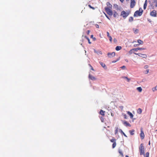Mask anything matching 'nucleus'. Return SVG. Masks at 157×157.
Here are the masks:
<instances>
[{"mask_svg":"<svg viewBox=\"0 0 157 157\" xmlns=\"http://www.w3.org/2000/svg\"><path fill=\"white\" fill-rule=\"evenodd\" d=\"M88 6L90 8H91V9H92L93 10H94L95 9V8L94 7H92V6H91L90 5H88Z\"/></svg>","mask_w":157,"mask_h":157,"instance_id":"obj_36","label":"nucleus"},{"mask_svg":"<svg viewBox=\"0 0 157 157\" xmlns=\"http://www.w3.org/2000/svg\"><path fill=\"white\" fill-rule=\"evenodd\" d=\"M115 55V53L114 52H112V53L108 52L107 55L110 58H111L114 57Z\"/></svg>","mask_w":157,"mask_h":157,"instance_id":"obj_6","label":"nucleus"},{"mask_svg":"<svg viewBox=\"0 0 157 157\" xmlns=\"http://www.w3.org/2000/svg\"><path fill=\"white\" fill-rule=\"evenodd\" d=\"M142 112V110L141 109L139 108L137 110V113L139 114H141Z\"/></svg>","mask_w":157,"mask_h":157,"instance_id":"obj_23","label":"nucleus"},{"mask_svg":"<svg viewBox=\"0 0 157 157\" xmlns=\"http://www.w3.org/2000/svg\"><path fill=\"white\" fill-rule=\"evenodd\" d=\"M88 78L89 79H91L93 81H94L96 80V78L94 76H93L92 75L89 74V75Z\"/></svg>","mask_w":157,"mask_h":157,"instance_id":"obj_8","label":"nucleus"},{"mask_svg":"<svg viewBox=\"0 0 157 157\" xmlns=\"http://www.w3.org/2000/svg\"><path fill=\"white\" fill-rule=\"evenodd\" d=\"M149 152H147L146 154V157H149Z\"/></svg>","mask_w":157,"mask_h":157,"instance_id":"obj_37","label":"nucleus"},{"mask_svg":"<svg viewBox=\"0 0 157 157\" xmlns=\"http://www.w3.org/2000/svg\"><path fill=\"white\" fill-rule=\"evenodd\" d=\"M134 54H135V55H138V53H135V52H133Z\"/></svg>","mask_w":157,"mask_h":157,"instance_id":"obj_58","label":"nucleus"},{"mask_svg":"<svg viewBox=\"0 0 157 157\" xmlns=\"http://www.w3.org/2000/svg\"><path fill=\"white\" fill-rule=\"evenodd\" d=\"M116 129L115 130V134H116L118 132V128L116 127Z\"/></svg>","mask_w":157,"mask_h":157,"instance_id":"obj_34","label":"nucleus"},{"mask_svg":"<svg viewBox=\"0 0 157 157\" xmlns=\"http://www.w3.org/2000/svg\"><path fill=\"white\" fill-rule=\"evenodd\" d=\"M104 13L105 14V16H106V17L108 19H109V20H110V19L109 18V16L105 13Z\"/></svg>","mask_w":157,"mask_h":157,"instance_id":"obj_39","label":"nucleus"},{"mask_svg":"<svg viewBox=\"0 0 157 157\" xmlns=\"http://www.w3.org/2000/svg\"><path fill=\"white\" fill-rule=\"evenodd\" d=\"M147 0H146L144 4H147Z\"/></svg>","mask_w":157,"mask_h":157,"instance_id":"obj_55","label":"nucleus"},{"mask_svg":"<svg viewBox=\"0 0 157 157\" xmlns=\"http://www.w3.org/2000/svg\"><path fill=\"white\" fill-rule=\"evenodd\" d=\"M101 122H103V121H104V119L103 118H101Z\"/></svg>","mask_w":157,"mask_h":157,"instance_id":"obj_56","label":"nucleus"},{"mask_svg":"<svg viewBox=\"0 0 157 157\" xmlns=\"http://www.w3.org/2000/svg\"><path fill=\"white\" fill-rule=\"evenodd\" d=\"M139 49V48H133L132 49H131L129 51V53L130 54H132L133 53V51L137 52V51H138V49Z\"/></svg>","mask_w":157,"mask_h":157,"instance_id":"obj_9","label":"nucleus"},{"mask_svg":"<svg viewBox=\"0 0 157 157\" xmlns=\"http://www.w3.org/2000/svg\"><path fill=\"white\" fill-rule=\"evenodd\" d=\"M132 30L135 34H137L139 32V30L137 29L134 28L132 29Z\"/></svg>","mask_w":157,"mask_h":157,"instance_id":"obj_16","label":"nucleus"},{"mask_svg":"<svg viewBox=\"0 0 157 157\" xmlns=\"http://www.w3.org/2000/svg\"><path fill=\"white\" fill-rule=\"evenodd\" d=\"M147 4H144V7H143V8H144V10H145L146 8V7H147Z\"/></svg>","mask_w":157,"mask_h":157,"instance_id":"obj_33","label":"nucleus"},{"mask_svg":"<svg viewBox=\"0 0 157 157\" xmlns=\"http://www.w3.org/2000/svg\"><path fill=\"white\" fill-rule=\"evenodd\" d=\"M91 69L93 71H94V69H93L92 66H91Z\"/></svg>","mask_w":157,"mask_h":157,"instance_id":"obj_57","label":"nucleus"},{"mask_svg":"<svg viewBox=\"0 0 157 157\" xmlns=\"http://www.w3.org/2000/svg\"><path fill=\"white\" fill-rule=\"evenodd\" d=\"M106 5L107 6V7H108L110 9H112V5L109 2H107L106 3Z\"/></svg>","mask_w":157,"mask_h":157,"instance_id":"obj_13","label":"nucleus"},{"mask_svg":"<svg viewBox=\"0 0 157 157\" xmlns=\"http://www.w3.org/2000/svg\"><path fill=\"white\" fill-rule=\"evenodd\" d=\"M139 150L140 152V155H145V153L144 151V147L143 146V144H141L139 147Z\"/></svg>","mask_w":157,"mask_h":157,"instance_id":"obj_1","label":"nucleus"},{"mask_svg":"<svg viewBox=\"0 0 157 157\" xmlns=\"http://www.w3.org/2000/svg\"><path fill=\"white\" fill-rule=\"evenodd\" d=\"M152 89L153 91H154L156 90H157L156 89V86L154 88H153Z\"/></svg>","mask_w":157,"mask_h":157,"instance_id":"obj_45","label":"nucleus"},{"mask_svg":"<svg viewBox=\"0 0 157 157\" xmlns=\"http://www.w3.org/2000/svg\"><path fill=\"white\" fill-rule=\"evenodd\" d=\"M90 32V30H87V32H86L87 34L89 35Z\"/></svg>","mask_w":157,"mask_h":157,"instance_id":"obj_51","label":"nucleus"},{"mask_svg":"<svg viewBox=\"0 0 157 157\" xmlns=\"http://www.w3.org/2000/svg\"><path fill=\"white\" fill-rule=\"evenodd\" d=\"M123 106H121L120 107V108H121V109H122V108H123Z\"/></svg>","mask_w":157,"mask_h":157,"instance_id":"obj_61","label":"nucleus"},{"mask_svg":"<svg viewBox=\"0 0 157 157\" xmlns=\"http://www.w3.org/2000/svg\"><path fill=\"white\" fill-rule=\"evenodd\" d=\"M116 146V142H115L113 143L112 144V148H114Z\"/></svg>","mask_w":157,"mask_h":157,"instance_id":"obj_29","label":"nucleus"},{"mask_svg":"<svg viewBox=\"0 0 157 157\" xmlns=\"http://www.w3.org/2000/svg\"><path fill=\"white\" fill-rule=\"evenodd\" d=\"M137 46H138V44H136V45H135H135H134V47H135Z\"/></svg>","mask_w":157,"mask_h":157,"instance_id":"obj_60","label":"nucleus"},{"mask_svg":"<svg viewBox=\"0 0 157 157\" xmlns=\"http://www.w3.org/2000/svg\"><path fill=\"white\" fill-rule=\"evenodd\" d=\"M150 15L153 17H156L157 16L156 11L155 10H152L150 12Z\"/></svg>","mask_w":157,"mask_h":157,"instance_id":"obj_5","label":"nucleus"},{"mask_svg":"<svg viewBox=\"0 0 157 157\" xmlns=\"http://www.w3.org/2000/svg\"><path fill=\"white\" fill-rule=\"evenodd\" d=\"M137 42L139 44H138V45H139L140 44H143L144 43L143 41L140 40H137Z\"/></svg>","mask_w":157,"mask_h":157,"instance_id":"obj_17","label":"nucleus"},{"mask_svg":"<svg viewBox=\"0 0 157 157\" xmlns=\"http://www.w3.org/2000/svg\"><path fill=\"white\" fill-rule=\"evenodd\" d=\"M153 3H155V6L157 7V0H153Z\"/></svg>","mask_w":157,"mask_h":157,"instance_id":"obj_30","label":"nucleus"},{"mask_svg":"<svg viewBox=\"0 0 157 157\" xmlns=\"http://www.w3.org/2000/svg\"><path fill=\"white\" fill-rule=\"evenodd\" d=\"M120 58L119 57L116 60H113V61H112V62L113 63H115L117 62V61H118L120 59Z\"/></svg>","mask_w":157,"mask_h":157,"instance_id":"obj_32","label":"nucleus"},{"mask_svg":"<svg viewBox=\"0 0 157 157\" xmlns=\"http://www.w3.org/2000/svg\"><path fill=\"white\" fill-rule=\"evenodd\" d=\"M121 78L127 79L128 78L126 76H122V77Z\"/></svg>","mask_w":157,"mask_h":157,"instance_id":"obj_48","label":"nucleus"},{"mask_svg":"<svg viewBox=\"0 0 157 157\" xmlns=\"http://www.w3.org/2000/svg\"><path fill=\"white\" fill-rule=\"evenodd\" d=\"M120 1L121 2H123L124 1V0H120Z\"/></svg>","mask_w":157,"mask_h":157,"instance_id":"obj_59","label":"nucleus"},{"mask_svg":"<svg viewBox=\"0 0 157 157\" xmlns=\"http://www.w3.org/2000/svg\"><path fill=\"white\" fill-rule=\"evenodd\" d=\"M148 144H149V145H150V141H149V142Z\"/></svg>","mask_w":157,"mask_h":157,"instance_id":"obj_62","label":"nucleus"},{"mask_svg":"<svg viewBox=\"0 0 157 157\" xmlns=\"http://www.w3.org/2000/svg\"><path fill=\"white\" fill-rule=\"evenodd\" d=\"M125 61L126 62H128V60H127V59H125Z\"/></svg>","mask_w":157,"mask_h":157,"instance_id":"obj_63","label":"nucleus"},{"mask_svg":"<svg viewBox=\"0 0 157 157\" xmlns=\"http://www.w3.org/2000/svg\"><path fill=\"white\" fill-rule=\"evenodd\" d=\"M111 9H110L107 7H105V10L107 13L110 16L113 15V13L112 11L111 10Z\"/></svg>","mask_w":157,"mask_h":157,"instance_id":"obj_2","label":"nucleus"},{"mask_svg":"<svg viewBox=\"0 0 157 157\" xmlns=\"http://www.w3.org/2000/svg\"><path fill=\"white\" fill-rule=\"evenodd\" d=\"M143 13V11H140L139 10H136L134 14V16L135 17L137 16V15H138L139 16H141Z\"/></svg>","mask_w":157,"mask_h":157,"instance_id":"obj_4","label":"nucleus"},{"mask_svg":"<svg viewBox=\"0 0 157 157\" xmlns=\"http://www.w3.org/2000/svg\"><path fill=\"white\" fill-rule=\"evenodd\" d=\"M129 13H126L124 11H123L121 12V15L125 18L129 15Z\"/></svg>","mask_w":157,"mask_h":157,"instance_id":"obj_3","label":"nucleus"},{"mask_svg":"<svg viewBox=\"0 0 157 157\" xmlns=\"http://www.w3.org/2000/svg\"><path fill=\"white\" fill-rule=\"evenodd\" d=\"M138 56L140 57L143 58H145L147 57V56L146 54H141L140 53H138Z\"/></svg>","mask_w":157,"mask_h":157,"instance_id":"obj_11","label":"nucleus"},{"mask_svg":"<svg viewBox=\"0 0 157 157\" xmlns=\"http://www.w3.org/2000/svg\"><path fill=\"white\" fill-rule=\"evenodd\" d=\"M90 37H91V38H92L93 39V40L94 41H95L96 40V38L95 37H93V35H91Z\"/></svg>","mask_w":157,"mask_h":157,"instance_id":"obj_31","label":"nucleus"},{"mask_svg":"<svg viewBox=\"0 0 157 157\" xmlns=\"http://www.w3.org/2000/svg\"><path fill=\"white\" fill-rule=\"evenodd\" d=\"M139 48L138 49V50H145V48Z\"/></svg>","mask_w":157,"mask_h":157,"instance_id":"obj_38","label":"nucleus"},{"mask_svg":"<svg viewBox=\"0 0 157 157\" xmlns=\"http://www.w3.org/2000/svg\"><path fill=\"white\" fill-rule=\"evenodd\" d=\"M99 63L101 64V66L102 67H103L104 69H107V67L105 63H103V62H100Z\"/></svg>","mask_w":157,"mask_h":157,"instance_id":"obj_12","label":"nucleus"},{"mask_svg":"<svg viewBox=\"0 0 157 157\" xmlns=\"http://www.w3.org/2000/svg\"><path fill=\"white\" fill-rule=\"evenodd\" d=\"M120 68L122 69H124L126 67L125 66H122Z\"/></svg>","mask_w":157,"mask_h":157,"instance_id":"obj_40","label":"nucleus"},{"mask_svg":"<svg viewBox=\"0 0 157 157\" xmlns=\"http://www.w3.org/2000/svg\"><path fill=\"white\" fill-rule=\"evenodd\" d=\"M151 0H148V2L149 4H151Z\"/></svg>","mask_w":157,"mask_h":157,"instance_id":"obj_54","label":"nucleus"},{"mask_svg":"<svg viewBox=\"0 0 157 157\" xmlns=\"http://www.w3.org/2000/svg\"><path fill=\"white\" fill-rule=\"evenodd\" d=\"M109 40L110 42H112V38L111 36H109Z\"/></svg>","mask_w":157,"mask_h":157,"instance_id":"obj_41","label":"nucleus"},{"mask_svg":"<svg viewBox=\"0 0 157 157\" xmlns=\"http://www.w3.org/2000/svg\"><path fill=\"white\" fill-rule=\"evenodd\" d=\"M114 7L116 8H118V5L116 4H115L113 5Z\"/></svg>","mask_w":157,"mask_h":157,"instance_id":"obj_35","label":"nucleus"},{"mask_svg":"<svg viewBox=\"0 0 157 157\" xmlns=\"http://www.w3.org/2000/svg\"><path fill=\"white\" fill-rule=\"evenodd\" d=\"M134 132L135 130L134 129L129 131V132H130L131 135H133L134 134Z\"/></svg>","mask_w":157,"mask_h":157,"instance_id":"obj_21","label":"nucleus"},{"mask_svg":"<svg viewBox=\"0 0 157 157\" xmlns=\"http://www.w3.org/2000/svg\"><path fill=\"white\" fill-rule=\"evenodd\" d=\"M136 89L139 92H141L142 90V88L141 87H137Z\"/></svg>","mask_w":157,"mask_h":157,"instance_id":"obj_24","label":"nucleus"},{"mask_svg":"<svg viewBox=\"0 0 157 157\" xmlns=\"http://www.w3.org/2000/svg\"><path fill=\"white\" fill-rule=\"evenodd\" d=\"M140 136L141 139L142 140H143L144 139V134L143 131L142 130V129H141V133Z\"/></svg>","mask_w":157,"mask_h":157,"instance_id":"obj_10","label":"nucleus"},{"mask_svg":"<svg viewBox=\"0 0 157 157\" xmlns=\"http://www.w3.org/2000/svg\"><path fill=\"white\" fill-rule=\"evenodd\" d=\"M97 53L98 54H101V55L102 54V52L100 51L98 52H97Z\"/></svg>","mask_w":157,"mask_h":157,"instance_id":"obj_44","label":"nucleus"},{"mask_svg":"<svg viewBox=\"0 0 157 157\" xmlns=\"http://www.w3.org/2000/svg\"><path fill=\"white\" fill-rule=\"evenodd\" d=\"M123 124H126V126H128L129 127L131 126V125L128 123L126 121H124Z\"/></svg>","mask_w":157,"mask_h":157,"instance_id":"obj_18","label":"nucleus"},{"mask_svg":"<svg viewBox=\"0 0 157 157\" xmlns=\"http://www.w3.org/2000/svg\"><path fill=\"white\" fill-rule=\"evenodd\" d=\"M136 2L135 0H131L130 7L131 8H133L136 5Z\"/></svg>","mask_w":157,"mask_h":157,"instance_id":"obj_7","label":"nucleus"},{"mask_svg":"<svg viewBox=\"0 0 157 157\" xmlns=\"http://www.w3.org/2000/svg\"><path fill=\"white\" fill-rule=\"evenodd\" d=\"M105 111H103L101 109L100 111V114L102 116H104L105 115Z\"/></svg>","mask_w":157,"mask_h":157,"instance_id":"obj_22","label":"nucleus"},{"mask_svg":"<svg viewBox=\"0 0 157 157\" xmlns=\"http://www.w3.org/2000/svg\"><path fill=\"white\" fill-rule=\"evenodd\" d=\"M85 37L88 40L89 43L91 44V43L90 42L89 38L86 36H85Z\"/></svg>","mask_w":157,"mask_h":157,"instance_id":"obj_27","label":"nucleus"},{"mask_svg":"<svg viewBox=\"0 0 157 157\" xmlns=\"http://www.w3.org/2000/svg\"><path fill=\"white\" fill-rule=\"evenodd\" d=\"M107 36L109 37V36H110L109 35V33L108 32H107Z\"/></svg>","mask_w":157,"mask_h":157,"instance_id":"obj_42","label":"nucleus"},{"mask_svg":"<svg viewBox=\"0 0 157 157\" xmlns=\"http://www.w3.org/2000/svg\"><path fill=\"white\" fill-rule=\"evenodd\" d=\"M126 79L127 80V82H129L130 80V79L128 78Z\"/></svg>","mask_w":157,"mask_h":157,"instance_id":"obj_52","label":"nucleus"},{"mask_svg":"<svg viewBox=\"0 0 157 157\" xmlns=\"http://www.w3.org/2000/svg\"><path fill=\"white\" fill-rule=\"evenodd\" d=\"M119 132L121 134H123L124 136L127 137V136L124 133L123 131L121 129H119Z\"/></svg>","mask_w":157,"mask_h":157,"instance_id":"obj_15","label":"nucleus"},{"mask_svg":"<svg viewBox=\"0 0 157 157\" xmlns=\"http://www.w3.org/2000/svg\"><path fill=\"white\" fill-rule=\"evenodd\" d=\"M116 139H115L113 137V139L110 140V141L112 143H114L116 142Z\"/></svg>","mask_w":157,"mask_h":157,"instance_id":"obj_26","label":"nucleus"},{"mask_svg":"<svg viewBox=\"0 0 157 157\" xmlns=\"http://www.w3.org/2000/svg\"><path fill=\"white\" fill-rule=\"evenodd\" d=\"M148 67V66L147 65H145L144 67V68L145 69H147Z\"/></svg>","mask_w":157,"mask_h":157,"instance_id":"obj_46","label":"nucleus"},{"mask_svg":"<svg viewBox=\"0 0 157 157\" xmlns=\"http://www.w3.org/2000/svg\"><path fill=\"white\" fill-rule=\"evenodd\" d=\"M149 70L148 69H147L146 70V72H145V74H147L149 72Z\"/></svg>","mask_w":157,"mask_h":157,"instance_id":"obj_43","label":"nucleus"},{"mask_svg":"<svg viewBox=\"0 0 157 157\" xmlns=\"http://www.w3.org/2000/svg\"><path fill=\"white\" fill-rule=\"evenodd\" d=\"M122 48V47L120 46H117L115 48V49L117 51L120 50Z\"/></svg>","mask_w":157,"mask_h":157,"instance_id":"obj_20","label":"nucleus"},{"mask_svg":"<svg viewBox=\"0 0 157 157\" xmlns=\"http://www.w3.org/2000/svg\"><path fill=\"white\" fill-rule=\"evenodd\" d=\"M124 118L125 119H127V116L126 114H124Z\"/></svg>","mask_w":157,"mask_h":157,"instance_id":"obj_47","label":"nucleus"},{"mask_svg":"<svg viewBox=\"0 0 157 157\" xmlns=\"http://www.w3.org/2000/svg\"><path fill=\"white\" fill-rule=\"evenodd\" d=\"M95 25V27L96 28H99V26L98 25L96 24Z\"/></svg>","mask_w":157,"mask_h":157,"instance_id":"obj_49","label":"nucleus"},{"mask_svg":"<svg viewBox=\"0 0 157 157\" xmlns=\"http://www.w3.org/2000/svg\"><path fill=\"white\" fill-rule=\"evenodd\" d=\"M147 20H148V21L149 22H151V19H149L148 18V19H147Z\"/></svg>","mask_w":157,"mask_h":157,"instance_id":"obj_53","label":"nucleus"},{"mask_svg":"<svg viewBox=\"0 0 157 157\" xmlns=\"http://www.w3.org/2000/svg\"><path fill=\"white\" fill-rule=\"evenodd\" d=\"M156 89L157 90V85L156 86Z\"/></svg>","mask_w":157,"mask_h":157,"instance_id":"obj_64","label":"nucleus"},{"mask_svg":"<svg viewBox=\"0 0 157 157\" xmlns=\"http://www.w3.org/2000/svg\"><path fill=\"white\" fill-rule=\"evenodd\" d=\"M133 18L132 17H130L128 19V21L130 22H132L133 21Z\"/></svg>","mask_w":157,"mask_h":157,"instance_id":"obj_25","label":"nucleus"},{"mask_svg":"<svg viewBox=\"0 0 157 157\" xmlns=\"http://www.w3.org/2000/svg\"><path fill=\"white\" fill-rule=\"evenodd\" d=\"M118 14L117 12L115 11L114 14H113V16L114 17H116Z\"/></svg>","mask_w":157,"mask_h":157,"instance_id":"obj_28","label":"nucleus"},{"mask_svg":"<svg viewBox=\"0 0 157 157\" xmlns=\"http://www.w3.org/2000/svg\"><path fill=\"white\" fill-rule=\"evenodd\" d=\"M139 11H142L143 12V10L141 7H140L139 8Z\"/></svg>","mask_w":157,"mask_h":157,"instance_id":"obj_50","label":"nucleus"},{"mask_svg":"<svg viewBox=\"0 0 157 157\" xmlns=\"http://www.w3.org/2000/svg\"><path fill=\"white\" fill-rule=\"evenodd\" d=\"M118 151V152L121 155V156L122 157H124V155H123V154L122 152V150L120 149H119Z\"/></svg>","mask_w":157,"mask_h":157,"instance_id":"obj_19","label":"nucleus"},{"mask_svg":"<svg viewBox=\"0 0 157 157\" xmlns=\"http://www.w3.org/2000/svg\"><path fill=\"white\" fill-rule=\"evenodd\" d=\"M127 114L130 116V118L131 119H132L133 117V115L132 113L129 111L127 112Z\"/></svg>","mask_w":157,"mask_h":157,"instance_id":"obj_14","label":"nucleus"}]
</instances>
